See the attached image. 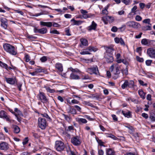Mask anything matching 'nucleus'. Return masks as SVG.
I'll use <instances>...</instances> for the list:
<instances>
[{
	"instance_id": "1",
	"label": "nucleus",
	"mask_w": 155,
	"mask_h": 155,
	"mask_svg": "<svg viewBox=\"0 0 155 155\" xmlns=\"http://www.w3.org/2000/svg\"><path fill=\"white\" fill-rule=\"evenodd\" d=\"M3 47L5 50L10 54L14 55L17 54V51L15 47L10 44H4L3 45Z\"/></svg>"
},
{
	"instance_id": "2",
	"label": "nucleus",
	"mask_w": 155,
	"mask_h": 155,
	"mask_svg": "<svg viewBox=\"0 0 155 155\" xmlns=\"http://www.w3.org/2000/svg\"><path fill=\"white\" fill-rule=\"evenodd\" d=\"M65 147L64 143L61 141H56L55 142V148L57 151H62L64 150Z\"/></svg>"
},
{
	"instance_id": "3",
	"label": "nucleus",
	"mask_w": 155,
	"mask_h": 155,
	"mask_svg": "<svg viewBox=\"0 0 155 155\" xmlns=\"http://www.w3.org/2000/svg\"><path fill=\"white\" fill-rule=\"evenodd\" d=\"M38 125L41 129H45L47 125L46 121L44 118L39 117L38 119Z\"/></svg>"
},
{
	"instance_id": "4",
	"label": "nucleus",
	"mask_w": 155,
	"mask_h": 155,
	"mask_svg": "<svg viewBox=\"0 0 155 155\" xmlns=\"http://www.w3.org/2000/svg\"><path fill=\"white\" fill-rule=\"evenodd\" d=\"M87 72L91 74H99L98 69L97 66L88 68L87 69Z\"/></svg>"
},
{
	"instance_id": "5",
	"label": "nucleus",
	"mask_w": 155,
	"mask_h": 155,
	"mask_svg": "<svg viewBox=\"0 0 155 155\" xmlns=\"http://www.w3.org/2000/svg\"><path fill=\"white\" fill-rule=\"evenodd\" d=\"M78 136H76L72 138L71 141L72 143L75 146H78L81 144V141Z\"/></svg>"
},
{
	"instance_id": "6",
	"label": "nucleus",
	"mask_w": 155,
	"mask_h": 155,
	"mask_svg": "<svg viewBox=\"0 0 155 155\" xmlns=\"http://www.w3.org/2000/svg\"><path fill=\"white\" fill-rule=\"evenodd\" d=\"M81 13L82 14L83 17L84 19L94 17V15L91 13L87 14L88 12L85 10L81 9L80 11Z\"/></svg>"
},
{
	"instance_id": "7",
	"label": "nucleus",
	"mask_w": 155,
	"mask_h": 155,
	"mask_svg": "<svg viewBox=\"0 0 155 155\" xmlns=\"http://www.w3.org/2000/svg\"><path fill=\"white\" fill-rule=\"evenodd\" d=\"M126 25L130 28H137L140 26L139 23L134 21H128Z\"/></svg>"
},
{
	"instance_id": "8",
	"label": "nucleus",
	"mask_w": 155,
	"mask_h": 155,
	"mask_svg": "<svg viewBox=\"0 0 155 155\" xmlns=\"http://www.w3.org/2000/svg\"><path fill=\"white\" fill-rule=\"evenodd\" d=\"M38 96L39 97V99H40L42 102L46 103L48 101V99L47 98L44 93L40 92Z\"/></svg>"
},
{
	"instance_id": "9",
	"label": "nucleus",
	"mask_w": 155,
	"mask_h": 155,
	"mask_svg": "<svg viewBox=\"0 0 155 155\" xmlns=\"http://www.w3.org/2000/svg\"><path fill=\"white\" fill-rule=\"evenodd\" d=\"M104 48L106 50V53L110 55H112L114 50L113 46H104Z\"/></svg>"
},
{
	"instance_id": "10",
	"label": "nucleus",
	"mask_w": 155,
	"mask_h": 155,
	"mask_svg": "<svg viewBox=\"0 0 155 155\" xmlns=\"http://www.w3.org/2000/svg\"><path fill=\"white\" fill-rule=\"evenodd\" d=\"M1 26L5 29H6L8 26L7 20L5 18H0Z\"/></svg>"
},
{
	"instance_id": "11",
	"label": "nucleus",
	"mask_w": 155,
	"mask_h": 155,
	"mask_svg": "<svg viewBox=\"0 0 155 155\" xmlns=\"http://www.w3.org/2000/svg\"><path fill=\"white\" fill-rule=\"evenodd\" d=\"M147 52L148 56L151 58H155V50L150 48L147 49Z\"/></svg>"
},
{
	"instance_id": "12",
	"label": "nucleus",
	"mask_w": 155,
	"mask_h": 155,
	"mask_svg": "<svg viewBox=\"0 0 155 155\" xmlns=\"http://www.w3.org/2000/svg\"><path fill=\"white\" fill-rule=\"evenodd\" d=\"M0 66L1 67L4 68L8 70V69H9L10 70L11 69H14L16 70L17 68L16 67L13 66L12 65H11L12 67H8V65L5 64L4 63L2 62L1 61H0Z\"/></svg>"
},
{
	"instance_id": "13",
	"label": "nucleus",
	"mask_w": 155,
	"mask_h": 155,
	"mask_svg": "<svg viewBox=\"0 0 155 155\" xmlns=\"http://www.w3.org/2000/svg\"><path fill=\"white\" fill-rule=\"evenodd\" d=\"M8 148V144L7 143L2 142L0 143V150H7Z\"/></svg>"
},
{
	"instance_id": "14",
	"label": "nucleus",
	"mask_w": 155,
	"mask_h": 155,
	"mask_svg": "<svg viewBox=\"0 0 155 155\" xmlns=\"http://www.w3.org/2000/svg\"><path fill=\"white\" fill-rule=\"evenodd\" d=\"M113 73L114 74L113 78L115 80L117 78L119 77V74H120V71L118 67H116Z\"/></svg>"
},
{
	"instance_id": "15",
	"label": "nucleus",
	"mask_w": 155,
	"mask_h": 155,
	"mask_svg": "<svg viewBox=\"0 0 155 155\" xmlns=\"http://www.w3.org/2000/svg\"><path fill=\"white\" fill-rule=\"evenodd\" d=\"M110 19L111 20H113V18L111 16L108 15H106L104 16L102 18V20L105 24H108V21H109V20Z\"/></svg>"
},
{
	"instance_id": "16",
	"label": "nucleus",
	"mask_w": 155,
	"mask_h": 155,
	"mask_svg": "<svg viewBox=\"0 0 155 155\" xmlns=\"http://www.w3.org/2000/svg\"><path fill=\"white\" fill-rule=\"evenodd\" d=\"M97 26V24L94 21H93L91 25L87 28V30L89 31H91L92 30H95Z\"/></svg>"
},
{
	"instance_id": "17",
	"label": "nucleus",
	"mask_w": 155,
	"mask_h": 155,
	"mask_svg": "<svg viewBox=\"0 0 155 155\" xmlns=\"http://www.w3.org/2000/svg\"><path fill=\"white\" fill-rule=\"evenodd\" d=\"M76 120L80 124H86L87 122L86 120L84 118L77 117L76 118Z\"/></svg>"
},
{
	"instance_id": "18",
	"label": "nucleus",
	"mask_w": 155,
	"mask_h": 155,
	"mask_svg": "<svg viewBox=\"0 0 155 155\" xmlns=\"http://www.w3.org/2000/svg\"><path fill=\"white\" fill-rule=\"evenodd\" d=\"M104 58L106 59V61L108 63L112 62L113 61V57L112 55H109L108 54H105Z\"/></svg>"
},
{
	"instance_id": "19",
	"label": "nucleus",
	"mask_w": 155,
	"mask_h": 155,
	"mask_svg": "<svg viewBox=\"0 0 155 155\" xmlns=\"http://www.w3.org/2000/svg\"><path fill=\"white\" fill-rule=\"evenodd\" d=\"M81 45H80V47H82L83 46H87L88 45V41L87 40L84 38H81L80 39Z\"/></svg>"
},
{
	"instance_id": "20",
	"label": "nucleus",
	"mask_w": 155,
	"mask_h": 155,
	"mask_svg": "<svg viewBox=\"0 0 155 155\" xmlns=\"http://www.w3.org/2000/svg\"><path fill=\"white\" fill-rule=\"evenodd\" d=\"M5 80L8 83L11 84H14L15 83V78H5Z\"/></svg>"
},
{
	"instance_id": "21",
	"label": "nucleus",
	"mask_w": 155,
	"mask_h": 155,
	"mask_svg": "<svg viewBox=\"0 0 155 155\" xmlns=\"http://www.w3.org/2000/svg\"><path fill=\"white\" fill-rule=\"evenodd\" d=\"M122 113L124 116L127 118H130L131 117L132 114L131 112L130 111H128L127 112L122 110Z\"/></svg>"
},
{
	"instance_id": "22",
	"label": "nucleus",
	"mask_w": 155,
	"mask_h": 155,
	"mask_svg": "<svg viewBox=\"0 0 155 155\" xmlns=\"http://www.w3.org/2000/svg\"><path fill=\"white\" fill-rule=\"evenodd\" d=\"M40 25L43 26H46L48 27H50L52 25V23L51 22H45L44 21H41Z\"/></svg>"
},
{
	"instance_id": "23",
	"label": "nucleus",
	"mask_w": 155,
	"mask_h": 155,
	"mask_svg": "<svg viewBox=\"0 0 155 155\" xmlns=\"http://www.w3.org/2000/svg\"><path fill=\"white\" fill-rule=\"evenodd\" d=\"M71 22H73V23L72 25H79L81 24L83 21L81 20H76L74 19V18L72 19L71 20Z\"/></svg>"
},
{
	"instance_id": "24",
	"label": "nucleus",
	"mask_w": 155,
	"mask_h": 155,
	"mask_svg": "<svg viewBox=\"0 0 155 155\" xmlns=\"http://www.w3.org/2000/svg\"><path fill=\"white\" fill-rule=\"evenodd\" d=\"M14 132L16 134L18 133L20 130V128L16 125H13L12 127Z\"/></svg>"
},
{
	"instance_id": "25",
	"label": "nucleus",
	"mask_w": 155,
	"mask_h": 155,
	"mask_svg": "<svg viewBox=\"0 0 155 155\" xmlns=\"http://www.w3.org/2000/svg\"><path fill=\"white\" fill-rule=\"evenodd\" d=\"M14 115L15 116L19 115L20 116H23V115L21 112L17 108H15L14 110Z\"/></svg>"
},
{
	"instance_id": "26",
	"label": "nucleus",
	"mask_w": 155,
	"mask_h": 155,
	"mask_svg": "<svg viewBox=\"0 0 155 155\" xmlns=\"http://www.w3.org/2000/svg\"><path fill=\"white\" fill-rule=\"evenodd\" d=\"M55 68L58 69L60 72H61L63 70V67L61 64L57 63L55 64Z\"/></svg>"
},
{
	"instance_id": "27",
	"label": "nucleus",
	"mask_w": 155,
	"mask_h": 155,
	"mask_svg": "<svg viewBox=\"0 0 155 155\" xmlns=\"http://www.w3.org/2000/svg\"><path fill=\"white\" fill-rule=\"evenodd\" d=\"M70 78L72 79H80L79 76L77 75L74 72H72L71 74Z\"/></svg>"
},
{
	"instance_id": "28",
	"label": "nucleus",
	"mask_w": 155,
	"mask_h": 155,
	"mask_svg": "<svg viewBox=\"0 0 155 155\" xmlns=\"http://www.w3.org/2000/svg\"><path fill=\"white\" fill-rule=\"evenodd\" d=\"M87 49L89 51L95 52L98 50V48L96 47L90 46L87 48Z\"/></svg>"
},
{
	"instance_id": "29",
	"label": "nucleus",
	"mask_w": 155,
	"mask_h": 155,
	"mask_svg": "<svg viewBox=\"0 0 155 155\" xmlns=\"http://www.w3.org/2000/svg\"><path fill=\"white\" fill-rule=\"evenodd\" d=\"M150 25H151V24ZM142 29L144 31L150 30L151 29V27L150 25H145L142 26Z\"/></svg>"
},
{
	"instance_id": "30",
	"label": "nucleus",
	"mask_w": 155,
	"mask_h": 155,
	"mask_svg": "<svg viewBox=\"0 0 155 155\" xmlns=\"http://www.w3.org/2000/svg\"><path fill=\"white\" fill-rule=\"evenodd\" d=\"M106 155H114V152L111 149L109 148L107 150Z\"/></svg>"
},
{
	"instance_id": "31",
	"label": "nucleus",
	"mask_w": 155,
	"mask_h": 155,
	"mask_svg": "<svg viewBox=\"0 0 155 155\" xmlns=\"http://www.w3.org/2000/svg\"><path fill=\"white\" fill-rule=\"evenodd\" d=\"M138 94L143 99L145 98V94L142 90L138 91Z\"/></svg>"
},
{
	"instance_id": "32",
	"label": "nucleus",
	"mask_w": 155,
	"mask_h": 155,
	"mask_svg": "<svg viewBox=\"0 0 155 155\" xmlns=\"http://www.w3.org/2000/svg\"><path fill=\"white\" fill-rule=\"evenodd\" d=\"M141 42L144 45H147L149 44V40L146 38H144L141 40Z\"/></svg>"
},
{
	"instance_id": "33",
	"label": "nucleus",
	"mask_w": 155,
	"mask_h": 155,
	"mask_svg": "<svg viewBox=\"0 0 155 155\" xmlns=\"http://www.w3.org/2000/svg\"><path fill=\"white\" fill-rule=\"evenodd\" d=\"M127 100L128 101H130L131 102H133L136 104H138V101L135 99L132 98L131 97L128 98L127 99Z\"/></svg>"
},
{
	"instance_id": "34",
	"label": "nucleus",
	"mask_w": 155,
	"mask_h": 155,
	"mask_svg": "<svg viewBox=\"0 0 155 155\" xmlns=\"http://www.w3.org/2000/svg\"><path fill=\"white\" fill-rule=\"evenodd\" d=\"M47 29L46 28H42L39 29V33L41 34H45L47 32Z\"/></svg>"
},
{
	"instance_id": "35",
	"label": "nucleus",
	"mask_w": 155,
	"mask_h": 155,
	"mask_svg": "<svg viewBox=\"0 0 155 155\" xmlns=\"http://www.w3.org/2000/svg\"><path fill=\"white\" fill-rule=\"evenodd\" d=\"M44 88H45L46 89L48 92L50 93H52L54 92L55 91L53 89H51L49 87L45 86L44 87Z\"/></svg>"
},
{
	"instance_id": "36",
	"label": "nucleus",
	"mask_w": 155,
	"mask_h": 155,
	"mask_svg": "<svg viewBox=\"0 0 155 155\" xmlns=\"http://www.w3.org/2000/svg\"><path fill=\"white\" fill-rule=\"evenodd\" d=\"M68 113H70L73 114H77V111L75 109L71 107L69 108V110L68 111Z\"/></svg>"
},
{
	"instance_id": "37",
	"label": "nucleus",
	"mask_w": 155,
	"mask_h": 155,
	"mask_svg": "<svg viewBox=\"0 0 155 155\" xmlns=\"http://www.w3.org/2000/svg\"><path fill=\"white\" fill-rule=\"evenodd\" d=\"M128 87V81L127 80H126L124 83L122 85L121 87L122 89H124Z\"/></svg>"
},
{
	"instance_id": "38",
	"label": "nucleus",
	"mask_w": 155,
	"mask_h": 155,
	"mask_svg": "<svg viewBox=\"0 0 155 155\" xmlns=\"http://www.w3.org/2000/svg\"><path fill=\"white\" fill-rule=\"evenodd\" d=\"M7 115L6 113L4 110H1L0 111V117L4 118Z\"/></svg>"
},
{
	"instance_id": "39",
	"label": "nucleus",
	"mask_w": 155,
	"mask_h": 155,
	"mask_svg": "<svg viewBox=\"0 0 155 155\" xmlns=\"http://www.w3.org/2000/svg\"><path fill=\"white\" fill-rule=\"evenodd\" d=\"M87 49V48L85 49V50H84L82 51L81 52H80V54H90L91 53L89 52Z\"/></svg>"
},
{
	"instance_id": "40",
	"label": "nucleus",
	"mask_w": 155,
	"mask_h": 155,
	"mask_svg": "<svg viewBox=\"0 0 155 155\" xmlns=\"http://www.w3.org/2000/svg\"><path fill=\"white\" fill-rule=\"evenodd\" d=\"M134 85V82L133 81H128V87L130 88L133 87Z\"/></svg>"
},
{
	"instance_id": "41",
	"label": "nucleus",
	"mask_w": 155,
	"mask_h": 155,
	"mask_svg": "<svg viewBox=\"0 0 155 155\" xmlns=\"http://www.w3.org/2000/svg\"><path fill=\"white\" fill-rule=\"evenodd\" d=\"M41 115L43 117H46L47 119V120H49V121H51V119L50 117L46 113H45L43 114H41Z\"/></svg>"
},
{
	"instance_id": "42",
	"label": "nucleus",
	"mask_w": 155,
	"mask_h": 155,
	"mask_svg": "<svg viewBox=\"0 0 155 155\" xmlns=\"http://www.w3.org/2000/svg\"><path fill=\"white\" fill-rule=\"evenodd\" d=\"M121 1L126 5L130 4L131 2V0H121Z\"/></svg>"
},
{
	"instance_id": "43",
	"label": "nucleus",
	"mask_w": 155,
	"mask_h": 155,
	"mask_svg": "<svg viewBox=\"0 0 155 155\" xmlns=\"http://www.w3.org/2000/svg\"><path fill=\"white\" fill-rule=\"evenodd\" d=\"M35 70L37 74L38 73L44 72H45V70L40 68L36 69Z\"/></svg>"
},
{
	"instance_id": "44",
	"label": "nucleus",
	"mask_w": 155,
	"mask_h": 155,
	"mask_svg": "<svg viewBox=\"0 0 155 155\" xmlns=\"http://www.w3.org/2000/svg\"><path fill=\"white\" fill-rule=\"evenodd\" d=\"M27 38L31 40H33L34 39H36L37 38V37H34L32 35H28L27 36Z\"/></svg>"
},
{
	"instance_id": "45",
	"label": "nucleus",
	"mask_w": 155,
	"mask_h": 155,
	"mask_svg": "<svg viewBox=\"0 0 155 155\" xmlns=\"http://www.w3.org/2000/svg\"><path fill=\"white\" fill-rule=\"evenodd\" d=\"M150 118L153 121H155V115L153 114H151Z\"/></svg>"
},
{
	"instance_id": "46",
	"label": "nucleus",
	"mask_w": 155,
	"mask_h": 155,
	"mask_svg": "<svg viewBox=\"0 0 155 155\" xmlns=\"http://www.w3.org/2000/svg\"><path fill=\"white\" fill-rule=\"evenodd\" d=\"M107 137H110L114 140H116L117 139L116 137L112 134H109L107 136Z\"/></svg>"
},
{
	"instance_id": "47",
	"label": "nucleus",
	"mask_w": 155,
	"mask_h": 155,
	"mask_svg": "<svg viewBox=\"0 0 155 155\" xmlns=\"http://www.w3.org/2000/svg\"><path fill=\"white\" fill-rule=\"evenodd\" d=\"M40 60L42 62H45L47 60V57L45 56H43L40 58Z\"/></svg>"
},
{
	"instance_id": "48",
	"label": "nucleus",
	"mask_w": 155,
	"mask_h": 155,
	"mask_svg": "<svg viewBox=\"0 0 155 155\" xmlns=\"http://www.w3.org/2000/svg\"><path fill=\"white\" fill-rule=\"evenodd\" d=\"M63 115L64 117V119L68 121L70 120L71 118L69 116L64 114H63Z\"/></svg>"
},
{
	"instance_id": "49",
	"label": "nucleus",
	"mask_w": 155,
	"mask_h": 155,
	"mask_svg": "<svg viewBox=\"0 0 155 155\" xmlns=\"http://www.w3.org/2000/svg\"><path fill=\"white\" fill-rule=\"evenodd\" d=\"M138 81L139 84L141 85L145 86H147V83L144 84V82L141 80H139Z\"/></svg>"
},
{
	"instance_id": "50",
	"label": "nucleus",
	"mask_w": 155,
	"mask_h": 155,
	"mask_svg": "<svg viewBox=\"0 0 155 155\" xmlns=\"http://www.w3.org/2000/svg\"><path fill=\"white\" fill-rule=\"evenodd\" d=\"M4 119H5V120L8 122H11V120L10 119V117L9 116H8L6 115L4 118Z\"/></svg>"
},
{
	"instance_id": "51",
	"label": "nucleus",
	"mask_w": 155,
	"mask_h": 155,
	"mask_svg": "<svg viewBox=\"0 0 155 155\" xmlns=\"http://www.w3.org/2000/svg\"><path fill=\"white\" fill-rule=\"evenodd\" d=\"M50 33H51L57 35H58L60 34L59 32L57 31V30L51 31H50Z\"/></svg>"
},
{
	"instance_id": "52",
	"label": "nucleus",
	"mask_w": 155,
	"mask_h": 155,
	"mask_svg": "<svg viewBox=\"0 0 155 155\" xmlns=\"http://www.w3.org/2000/svg\"><path fill=\"white\" fill-rule=\"evenodd\" d=\"M28 138L27 137H25L24 140L23 142V144L24 145L26 144L28 142Z\"/></svg>"
},
{
	"instance_id": "53",
	"label": "nucleus",
	"mask_w": 155,
	"mask_h": 155,
	"mask_svg": "<svg viewBox=\"0 0 155 155\" xmlns=\"http://www.w3.org/2000/svg\"><path fill=\"white\" fill-rule=\"evenodd\" d=\"M137 6H134L131 9V12L132 13H135L136 12V10L137 9Z\"/></svg>"
},
{
	"instance_id": "54",
	"label": "nucleus",
	"mask_w": 155,
	"mask_h": 155,
	"mask_svg": "<svg viewBox=\"0 0 155 155\" xmlns=\"http://www.w3.org/2000/svg\"><path fill=\"white\" fill-rule=\"evenodd\" d=\"M152 62V60H147L146 61V64L147 66H150V65L151 63Z\"/></svg>"
},
{
	"instance_id": "55",
	"label": "nucleus",
	"mask_w": 155,
	"mask_h": 155,
	"mask_svg": "<svg viewBox=\"0 0 155 155\" xmlns=\"http://www.w3.org/2000/svg\"><path fill=\"white\" fill-rule=\"evenodd\" d=\"M137 61L139 62H143V59L142 58H140L138 56H137Z\"/></svg>"
},
{
	"instance_id": "56",
	"label": "nucleus",
	"mask_w": 155,
	"mask_h": 155,
	"mask_svg": "<svg viewBox=\"0 0 155 155\" xmlns=\"http://www.w3.org/2000/svg\"><path fill=\"white\" fill-rule=\"evenodd\" d=\"M126 28V26L124 25H123L122 26L119 28V29H120L121 31H124Z\"/></svg>"
},
{
	"instance_id": "57",
	"label": "nucleus",
	"mask_w": 155,
	"mask_h": 155,
	"mask_svg": "<svg viewBox=\"0 0 155 155\" xmlns=\"http://www.w3.org/2000/svg\"><path fill=\"white\" fill-rule=\"evenodd\" d=\"M25 61L26 62H28L30 60V57L29 55L27 54L25 56Z\"/></svg>"
},
{
	"instance_id": "58",
	"label": "nucleus",
	"mask_w": 155,
	"mask_h": 155,
	"mask_svg": "<svg viewBox=\"0 0 155 155\" xmlns=\"http://www.w3.org/2000/svg\"><path fill=\"white\" fill-rule=\"evenodd\" d=\"M117 28L116 26H113L111 29V31L114 32H116L117 31Z\"/></svg>"
},
{
	"instance_id": "59",
	"label": "nucleus",
	"mask_w": 155,
	"mask_h": 155,
	"mask_svg": "<svg viewBox=\"0 0 155 155\" xmlns=\"http://www.w3.org/2000/svg\"><path fill=\"white\" fill-rule=\"evenodd\" d=\"M142 18L139 15H137L135 17V19L137 21H140L142 20Z\"/></svg>"
},
{
	"instance_id": "60",
	"label": "nucleus",
	"mask_w": 155,
	"mask_h": 155,
	"mask_svg": "<svg viewBox=\"0 0 155 155\" xmlns=\"http://www.w3.org/2000/svg\"><path fill=\"white\" fill-rule=\"evenodd\" d=\"M84 103L86 105H88L89 106H90L92 107L93 105L90 102L87 101H84Z\"/></svg>"
},
{
	"instance_id": "61",
	"label": "nucleus",
	"mask_w": 155,
	"mask_h": 155,
	"mask_svg": "<svg viewBox=\"0 0 155 155\" xmlns=\"http://www.w3.org/2000/svg\"><path fill=\"white\" fill-rule=\"evenodd\" d=\"M112 117L113 120L115 121H117L118 119L117 116L114 114L112 115Z\"/></svg>"
},
{
	"instance_id": "62",
	"label": "nucleus",
	"mask_w": 155,
	"mask_h": 155,
	"mask_svg": "<svg viewBox=\"0 0 155 155\" xmlns=\"http://www.w3.org/2000/svg\"><path fill=\"white\" fill-rule=\"evenodd\" d=\"M142 116L145 118V119H147L148 118V115L145 113H143L142 114Z\"/></svg>"
},
{
	"instance_id": "63",
	"label": "nucleus",
	"mask_w": 155,
	"mask_h": 155,
	"mask_svg": "<svg viewBox=\"0 0 155 155\" xmlns=\"http://www.w3.org/2000/svg\"><path fill=\"white\" fill-rule=\"evenodd\" d=\"M72 104H78L79 103V102L75 99H73L71 101Z\"/></svg>"
},
{
	"instance_id": "64",
	"label": "nucleus",
	"mask_w": 155,
	"mask_h": 155,
	"mask_svg": "<svg viewBox=\"0 0 155 155\" xmlns=\"http://www.w3.org/2000/svg\"><path fill=\"white\" fill-rule=\"evenodd\" d=\"M150 22V20L149 19H145L143 21V22L145 23L149 24Z\"/></svg>"
}]
</instances>
